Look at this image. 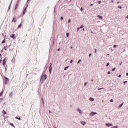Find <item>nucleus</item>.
I'll return each instance as SVG.
<instances>
[{
	"label": "nucleus",
	"instance_id": "nucleus-41",
	"mask_svg": "<svg viewBox=\"0 0 128 128\" xmlns=\"http://www.w3.org/2000/svg\"><path fill=\"white\" fill-rule=\"evenodd\" d=\"M114 48H116V45H114Z\"/></svg>",
	"mask_w": 128,
	"mask_h": 128
},
{
	"label": "nucleus",
	"instance_id": "nucleus-51",
	"mask_svg": "<svg viewBox=\"0 0 128 128\" xmlns=\"http://www.w3.org/2000/svg\"><path fill=\"white\" fill-rule=\"evenodd\" d=\"M0 58H2V54H0Z\"/></svg>",
	"mask_w": 128,
	"mask_h": 128
},
{
	"label": "nucleus",
	"instance_id": "nucleus-29",
	"mask_svg": "<svg viewBox=\"0 0 128 128\" xmlns=\"http://www.w3.org/2000/svg\"><path fill=\"white\" fill-rule=\"evenodd\" d=\"M68 36H70V34H68V33L66 34V38H68Z\"/></svg>",
	"mask_w": 128,
	"mask_h": 128
},
{
	"label": "nucleus",
	"instance_id": "nucleus-8",
	"mask_svg": "<svg viewBox=\"0 0 128 128\" xmlns=\"http://www.w3.org/2000/svg\"><path fill=\"white\" fill-rule=\"evenodd\" d=\"M52 64L50 66V70H49V72H50V74L52 73Z\"/></svg>",
	"mask_w": 128,
	"mask_h": 128
},
{
	"label": "nucleus",
	"instance_id": "nucleus-50",
	"mask_svg": "<svg viewBox=\"0 0 128 128\" xmlns=\"http://www.w3.org/2000/svg\"><path fill=\"white\" fill-rule=\"evenodd\" d=\"M95 52H96V49H95Z\"/></svg>",
	"mask_w": 128,
	"mask_h": 128
},
{
	"label": "nucleus",
	"instance_id": "nucleus-25",
	"mask_svg": "<svg viewBox=\"0 0 128 128\" xmlns=\"http://www.w3.org/2000/svg\"><path fill=\"white\" fill-rule=\"evenodd\" d=\"M110 66V63H107L106 66Z\"/></svg>",
	"mask_w": 128,
	"mask_h": 128
},
{
	"label": "nucleus",
	"instance_id": "nucleus-28",
	"mask_svg": "<svg viewBox=\"0 0 128 128\" xmlns=\"http://www.w3.org/2000/svg\"><path fill=\"white\" fill-rule=\"evenodd\" d=\"M114 70H116V68L112 69V72H114Z\"/></svg>",
	"mask_w": 128,
	"mask_h": 128
},
{
	"label": "nucleus",
	"instance_id": "nucleus-16",
	"mask_svg": "<svg viewBox=\"0 0 128 128\" xmlns=\"http://www.w3.org/2000/svg\"><path fill=\"white\" fill-rule=\"evenodd\" d=\"M16 118L17 120H20V118H18V116H16Z\"/></svg>",
	"mask_w": 128,
	"mask_h": 128
},
{
	"label": "nucleus",
	"instance_id": "nucleus-57",
	"mask_svg": "<svg viewBox=\"0 0 128 128\" xmlns=\"http://www.w3.org/2000/svg\"><path fill=\"white\" fill-rule=\"evenodd\" d=\"M83 30H84V28H83Z\"/></svg>",
	"mask_w": 128,
	"mask_h": 128
},
{
	"label": "nucleus",
	"instance_id": "nucleus-18",
	"mask_svg": "<svg viewBox=\"0 0 128 128\" xmlns=\"http://www.w3.org/2000/svg\"><path fill=\"white\" fill-rule=\"evenodd\" d=\"M81 124H83V126H84V124H86V122H82Z\"/></svg>",
	"mask_w": 128,
	"mask_h": 128
},
{
	"label": "nucleus",
	"instance_id": "nucleus-21",
	"mask_svg": "<svg viewBox=\"0 0 128 128\" xmlns=\"http://www.w3.org/2000/svg\"><path fill=\"white\" fill-rule=\"evenodd\" d=\"M88 84V82H86L84 84V86H86Z\"/></svg>",
	"mask_w": 128,
	"mask_h": 128
},
{
	"label": "nucleus",
	"instance_id": "nucleus-7",
	"mask_svg": "<svg viewBox=\"0 0 128 128\" xmlns=\"http://www.w3.org/2000/svg\"><path fill=\"white\" fill-rule=\"evenodd\" d=\"M26 12V8H24L23 11V14H25Z\"/></svg>",
	"mask_w": 128,
	"mask_h": 128
},
{
	"label": "nucleus",
	"instance_id": "nucleus-22",
	"mask_svg": "<svg viewBox=\"0 0 128 128\" xmlns=\"http://www.w3.org/2000/svg\"><path fill=\"white\" fill-rule=\"evenodd\" d=\"M4 93V92H2L0 94V96H2V94Z\"/></svg>",
	"mask_w": 128,
	"mask_h": 128
},
{
	"label": "nucleus",
	"instance_id": "nucleus-52",
	"mask_svg": "<svg viewBox=\"0 0 128 128\" xmlns=\"http://www.w3.org/2000/svg\"><path fill=\"white\" fill-rule=\"evenodd\" d=\"M120 4V2H117V4Z\"/></svg>",
	"mask_w": 128,
	"mask_h": 128
},
{
	"label": "nucleus",
	"instance_id": "nucleus-60",
	"mask_svg": "<svg viewBox=\"0 0 128 128\" xmlns=\"http://www.w3.org/2000/svg\"><path fill=\"white\" fill-rule=\"evenodd\" d=\"M1 52H2V50Z\"/></svg>",
	"mask_w": 128,
	"mask_h": 128
},
{
	"label": "nucleus",
	"instance_id": "nucleus-33",
	"mask_svg": "<svg viewBox=\"0 0 128 128\" xmlns=\"http://www.w3.org/2000/svg\"><path fill=\"white\" fill-rule=\"evenodd\" d=\"M80 10H81V12H82V10H84V8H82L80 9Z\"/></svg>",
	"mask_w": 128,
	"mask_h": 128
},
{
	"label": "nucleus",
	"instance_id": "nucleus-43",
	"mask_svg": "<svg viewBox=\"0 0 128 128\" xmlns=\"http://www.w3.org/2000/svg\"><path fill=\"white\" fill-rule=\"evenodd\" d=\"M110 74V72H108V74Z\"/></svg>",
	"mask_w": 128,
	"mask_h": 128
},
{
	"label": "nucleus",
	"instance_id": "nucleus-27",
	"mask_svg": "<svg viewBox=\"0 0 128 128\" xmlns=\"http://www.w3.org/2000/svg\"><path fill=\"white\" fill-rule=\"evenodd\" d=\"M118 126H113L112 128H118Z\"/></svg>",
	"mask_w": 128,
	"mask_h": 128
},
{
	"label": "nucleus",
	"instance_id": "nucleus-9",
	"mask_svg": "<svg viewBox=\"0 0 128 128\" xmlns=\"http://www.w3.org/2000/svg\"><path fill=\"white\" fill-rule=\"evenodd\" d=\"M97 17L100 20H102V16L98 15L97 16Z\"/></svg>",
	"mask_w": 128,
	"mask_h": 128
},
{
	"label": "nucleus",
	"instance_id": "nucleus-1",
	"mask_svg": "<svg viewBox=\"0 0 128 128\" xmlns=\"http://www.w3.org/2000/svg\"><path fill=\"white\" fill-rule=\"evenodd\" d=\"M46 80V74H42L40 78V80L44 82V80Z\"/></svg>",
	"mask_w": 128,
	"mask_h": 128
},
{
	"label": "nucleus",
	"instance_id": "nucleus-54",
	"mask_svg": "<svg viewBox=\"0 0 128 128\" xmlns=\"http://www.w3.org/2000/svg\"><path fill=\"white\" fill-rule=\"evenodd\" d=\"M126 76H128V73H126Z\"/></svg>",
	"mask_w": 128,
	"mask_h": 128
},
{
	"label": "nucleus",
	"instance_id": "nucleus-45",
	"mask_svg": "<svg viewBox=\"0 0 128 128\" xmlns=\"http://www.w3.org/2000/svg\"><path fill=\"white\" fill-rule=\"evenodd\" d=\"M122 76V75H120V74L119 76H118V77L119 78H120Z\"/></svg>",
	"mask_w": 128,
	"mask_h": 128
},
{
	"label": "nucleus",
	"instance_id": "nucleus-40",
	"mask_svg": "<svg viewBox=\"0 0 128 128\" xmlns=\"http://www.w3.org/2000/svg\"><path fill=\"white\" fill-rule=\"evenodd\" d=\"M122 62H121L120 64V66H122Z\"/></svg>",
	"mask_w": 128,
	"mask_h": 128
},
{
	"label": "nucleus",
	"instance_id": "nucleus-56",
	"mask_svg": "<svg viewBox=\"0 0 128 128\" xmlns=\"http://www.w3.org/2000/svg\"><path fill=\"white\" fill-rule=\"evenodd\" d=\"M92 80V82H94V80Z\"/></svg>",
	"mask_w": 128,
	"mask_h": 128
},
{
	"label": "nucleus",
	"instance_id": "nucleus-23",
	"mask_svg": "<svg viewBox=\"0 0 128 128\" xmlns=\"http://www.w3.org/2000/svg\"><path fill=\"white\" fill-rule=\"evenodd\" d=\"M20 26H22V24H20L18 25V28H20Z\"/></svg>",
	"mask_w": 128,
	"mask_h": 128
},
{
	"label": "nucleus",
	"instance_id": "nucleus-53",
	"mask_svg": "<svg viewBox=\"0 0 128 128\" xmlns=\"http://www.w3.org/2000/svg\"><path fill=\"white\" fill-rule=\"evenodd\" d=\"M2 62V60H0V64Z\"/></svg>",
	"mask_w": 128,
	"mask_h": 128
},
{
	"label": "nucleus",
	"instance_id": "nucleus-59",
	"mask_svg": "<svg viewBox=\"0 0 128 128\" xmlns=\"http://www.w3.org/2000/svg\"><path fill=\"white\" fill-rule=\"evenodd\" d=\"M127 18H128V16H127Z\"/></svg>",
	"mask_w": 128,
	"mask_h": 128
},
{
	"label": "nucleus",
	"instance_id": "nucleus-61",
	"mask_svg": "<svg viewBox=\"0 0 128 128\" xmlns=\"http://www.w3.org/2000/svg\"><path fill=\"white\" fill-rule=\"evenodd\" d=\"M102 102H104V100H102Z\"/></svg>",
	"mask_w": 128,
	"mask_h": 128
},
{
	"label": "nucleus",
	"instance_id": "nucleus-2",
	"mask_svg": "<svg viewBox=\"0 0 128 128\" xmlns=\"http://www.w3.org/2000/svg\"><path fill=\"white\" fill-rule=\"evenodd\" d=\"M4 78L5 80V84H8V78L6 77H4Z\"/></svg>",
	"mask_w": 128,
	"mask_h": 128
},
{
	"label": "nucleus",
	"instance_id": "nucleus-32",
	"mask_svg": "<svg viewBox=\"0 0 128 128\" xmlns=\"http://www.w3.org/2000/svg\"><path fill=\"white\" fill-rule=\"evenodd\" d=\"M60 20H64V18L62 16V17H61L60 18Z\"/></svg>",
	"mask_w": 128,
	"mask_h": 128
},
{
	"label": "nucleus",
	"instance_id": "nucleus-38",
	"mask_svg": "<svg viewBox=\"0 0 128 128\" xmlns=\"http://www.w3.org/2000/svg\"><path fill=\"white\" fill-rule=\"evenodd\" d=\"M42 104H44V98H42Z\"/></svg>",
	"mask_w": 128,
	"mask_h": 128
},
{
	"label": "nucleus",
	"instance_id": "nucleus-31",
	"mask_svg": "<svg viewBox=\"0 0 128 128\" xmlns=\"http://www.w3.org/2000/svg\"><path fill=\"white\" fill-rule=\"evenodd\" d=\"M98 4H102V2L100 1H98Z\"/></svg>",
	"mask_w": 128,
	"mask_h": 128
},
{
	"label": "nucleus",
	"instance_id": "nucleus-20",
	"mask_svg": "<svg viewBox=\"0 0 128 128\" xmlns=\"http://www.w3.org/2000/svg\"><path fill=\"white\" fill-rule=\"evenodd\" d=\"M10 126H12L14 127V125L12 123L10 124Z\"/></svg>",
	"mask_w": 128,
	"mask_h": 128
},
{
	"label": "nucleus",
	"instance_id": "nucleus-30",
	"mask_svg": "<svg viewBox=\"0 0 128 128\" xmlns=\"http://www.w3.org/2000/svg\"><path fill=\"white\" fill-rule=\"evenodd\" d=\"M80 62H82V60H79L78 62V64H79Z\"/></svg>",
	"mask_w": 128,
	"mask_h": 128
},
{
	"label": "nucleus",
	"instance_id": "nucleus-34",
	"mask_svg": "<svg viewBox=\"0 0 128 128\" xmlns=\"http://www.w3.org/2000/svg\"><path fill=\"white\" fill-rule=\"evenodd\" d=\"M102 88H99L98 90H102Z\"/></svg>",
	"mask_w": 128,
	"mask_h": 128
},
{
	"label": "nucleus",
	"instance_id": "nucleus-42",
	"mask_svg": "<svg viewBox=\"0 0 128 128\" xmlns=\"http://www.w3.org/2000/svg\"><path fill=\"white\" fill-rule=\"evenodd\" d=\"M89 56H90V57L92 56V54H89Z\"/></svg>",
	"mask_w": 128,
	"mask_h": 128
},
{
	"label": "nucleus",
	"instance_id": "nucleus-14",
	"mask_svg": "<svg viewBox=\"0 0 128 128\" xmlns=\"http://www.w3.org/2000/svg\"><path fill=\"white\" fill-rule=\"evenodd\" d=\"M12 22H16V20H14V18H13V20L12 21Z\"/></svg>",
	"mask_w": 128,
	"mask_h": 128
},
{
	"label": "nucleus",
	"instance_id": "nucleus-24",
	"mask_svg": "<svg viewBox=\"0 0 128 128\" xmlns=\"http://www.w3.org/2000/svg\"><path fill=\"white\" fill-rule=\"evenodd\" d=\"M4 42H5V41H4V40H3L2 41V44H4Z\"/></svg>",
	"mask_w": 128,
	"mask_h": 128
},
{
	"label": "nucleus",
	"instance_id": "nucleus-26",
	"mask_svg": "<svg viewBox=\"0 0 128 128\" xmlns=\"http://www.w3.org/2000/svg\"><path fill=\"white\" fill-rule=\"evenodd\" d=\"M114 102V100L111 99V100H110V102Z\"/></svg>",
	"mask_w": 128,
	"mask_h": 128
},
{
	"label": "nucleus",
	"instance_id": "nucleus-17",
	"mask_svg": "<svg viewBox=\"0 0 128 128\" xmlns=\"http://www.w3.org/2000/svg\"><path fill=\"white\" fill-rule=\"evenodd\" d=\"M2 114H6V111H4V110L2 111Z\"/></svg>",
	"mask_w": 128,
	"mask_h": 128
},
{
	"label": "nucleus",
	"instance_id": "nucleus-48",
	"mask_svg": "<svg viewBox=\"0 0 128 128\" xmlns=\"http://www.w3.org/2000/svg\"><path fill=\"white\" fill-rule=\"evenodd\" d=\"M94 6V4H90V6Z\"/></svg>",
	"mask_w": 128,
	"mask_h": 128
},
{
	"label": "nucleus",
	"instance_id": "nucleus-4",
	"mask_svg": "<svg viewBox=\"0 0 128 128\" xmlns=\"http://www.w3.org/2000/svg\"><path fill=\"white\" fill-rule=\"evenodd\" d=\"M10 36V38H13V40H14L16 38L14 34H12Z\"/></svg>",
	"mask_w": 128,
	"mask_h": 128
},
{
	"label": "nucleus",
	"instance_id": "nucleus-37",
	"mask_svg": "<svg viewBox=\"0 0 128 128\" xmlns=\"http://www.w3.org/2000/svg\"><path fill=\"white\" fill-rule=\"evenodd\" d=\"M70 64H72V60H71L70 61Z\"/></svg>",
	"mask_w": 128,
	"mask_h": 128
},
{
	"label": "nucleus",
	"instance_id": "nucleus-11",
	"mask_svg": "<svg viewBox=\"0 0 128 128\" xmlns=\"http://www.w3.org/2000/svg\"><path fill=\"white\" fill-rule=\"evenodd\" d=\"M18 3H17L15 6V10H16L18 8Z\"/></svg>",
	"mask_w": 128,
	"mask_h": 128
},
{
	"label": "nucleus",
	"instance_id": "nucleus-13",
	"mask_svg": "<svg viewBox=\"0 0 128 128\" xmlns=\"http://www.w3.org/2000/svg\"><path fill=\"white\" fill-rule=\"evenodd\" d=\"M3 66H6V61H4V60H3Z\"/></svg>",
	"mask_w": 128,
	"mask_h": 128
},
{
	"label": "nucleus",
	"instance_id": "nucleus-35",
	"mask_svg": "<svg viewBox=\"0 0 128 128\" xmlns=\"http://www.w3.org/2000/svg\"><path fill=\"white\" fill-rule=\"evenodd\" d=\"M68 24H70V20H68Z\"/></svg>",
	"mask_w": 128,
	"mask_h": 128
},
{
	"label": "nucleus",
	"instance_id": "nucleus-15",
	"mask_svg": "<svg viewBox=\"0 0 128 128\" xmlns=\"http://www.w3.org/2000/svg\"><path fill=\"white\" fill-rule=\"evenodd\" d=\"M90 100L91 102H94V98H90Z\"/></svg>",
	"mask_w": 128,
	"mask_h": 128
},
{
	"label": "nucleus",
	"instance_id": "nucleus-44",
	"mask_svg": "<svg viewBox=\"0 0 128 128\" xmlns=\"http://www.w3.org/2000/svg\"><path fill=\"white\" fill-rule=\"evenodd\" d=\"M126 82H128V81H124V84H126Z\"/></svg>",
	"mask_w": 128,
	"mask_h": 128
},
{
	"label": "nucleus",
	"instance_id": "nucleus-5",
	"mask_svg": "<svg viewBox=\"0 0 128 128\" xmlns=\"http://www.w3.org/2000/svg\"><path fill=\"white\" fill-rule=\"evenodd\" d=\"M4 50H8V46H4Z\"/></svg>",
	"mask_w": 128,
	"mask_h": 128
},
{
	"label": "nucleus",
	"instance_id": "nucleus-19",
	"mask_svg": "<svg viewBox=\"0 0 128 128\" xmlns=\"http://www.w3.org/2000/svg\"><path fill=\"white\" fill-rule=\"evenodd\" d=\"M68 68H69L68 66H66V67H65V68H64V70H66V69H67Z\"/></svg>",
	"mask_w": 128,
	"mask_h": 128
},
{
	"label": "nucleus",
	"instance_id": "nucleus-58",
	"mask_svg": "<svg viewBox=\"0 0 128 128\" xmlns=\"http://www.w3.org/2000/svg\"><path fill=\"white\" fill-rule=\"evenodd\" d=\"M0 100H2V99H0Z\"/></svg>",
	"mask_w": 128,
	"mask_h": 128
},
{
	"label": "nucleus",
	"instance_id": "nucleus-49",
	"mask_svg": "<svg viewBox=\"0 0 128 128\" xmlns=\"http://www.w3.org/2000/svg\"><path fill=\"white\" fill-rule=\"evenodd\" d=\"M119 8H122V6H118Z\"/></svg>",
	"mask_w": 128,
	"mask_h": 128
},
{
	"label": "nucleus",
	"instance_id": "nucleus-46",
	"mask_svg": "<svg viewBox=\"0 0 128 128\" xmlns=\"http://www.w3.org/2000/svg\"><path fill=\"white\" fill-rule=\"evenodd\" d=\"M80 30V28H78V31Z\"/></svg>",
	"mask_w": 128,
	"mask_h": 128
},
{
	"label": "nucleus",
	"instance_id": "nucleus-47",
	"mask_svg": "<svg viewBox=\"0 0 128 128\" xmlns=\"http://www.w3.org/2000/svg\"><path fill=\"white\" fill-rule=\"evenodd\" d=\"M111 2H114V0H112L111 1Z\"/></svg>",
	"mask_w": 128,
	"mask_h": 128
},
{
	"label": "nucleus",
	"instance_id": "nucleus-55",
	"mask_svg": "<svg viewBox=\"0 0 128 128\" xmlns=\"http://www.w3.org/2000/svg\"><path fill=\"white\" fill-rule=\"evenodd\" d=\"M58 51L60 50V48H58Z\"/></svg>",
	"mask_w": 128,
	"mask_h": 128
},
{
	"label": "nucleus",
	"instance_id": "nucleus-12",
	"mask_svg": "<svg viewBox=\"0 0 128 128\" xmlns=\"http://www.w3.org/2000/svg\"><path fill=\"white\" fill-rule=\"evenodd\" d=\"M123 104H124V102H122V103L118 106V108H122Z\"/></svg>",
	"mask_w": 128,
	"mask_h": 128
},
{
	"label": "nucleus",
	"instance_id": "nucleus-6",
	"mask_svg": "<svg viewBox=\"0 0 128 128\" xmlns=\"http://www.w3.org/2000/svg\"><path fill=\"white\" fill-rule=\"evenodd\" d=\"M96 112H91L90 113V116H94V114H96Z\"/></svg>",
	"mask_w": 128,
	"mask_h": 128
},
{
	"label": "nucleus",
	"instance_id": "nucleus-10",
	"mask_svg": "<svg viewBox=\"0 0 128 128\" xmlns=\"http://www.w3.org/2000/svg\"><path fill=\"white\" fill-rule=\"evenodd\" d=\"M77 110L78 112H80V114H82V110H80V109H78Z\"/></svg>",
	"mask_w": 128,
	"mask_h": 128
},
{
	"label": "nucleus",
	"instance_id": "nucleus-39",
	"mask_svg": "<svg viewBox=\"0 0 128 128\" xmlns=\"http://www.w3.org/2000/svg\"><path fill=\"white\" fill-rule=\"evenodd\" d=\"M84 28V26H82L80 27V28Z\"/></svg>",
	"mask_w": 128,
	"mask_h": 128
},
{
	"label": "nucleus",
	"instance_id": "nucleus-3",
	"mask_svg": "<svg viewBox=\"0 0 128 128\" xmlns=\"http://www.w3.org/2000/svg\"><path fill=\"white\" fill-rule=\"evenodd\" d=\"M106 126H108V127L112 126V124H106Z\"/></svg>",
	"mask_w": 128,
	"mask_h": 128
},
{
	"label": "nucleus",
	"instance_id": "nucleus-36",
	"mask_svg": "<svg viewBox=\"0 0 128 128\" xmlns=\"http://www.w3.org/2000/svg\"><path fill=\"white\" fill-rule=\"evenodd\" d=\"M4 60L5 62L6 60V58H5Z\"/></svg>",
	"mask_w": 128,
	"mask_h": 128
}]
</instances>
